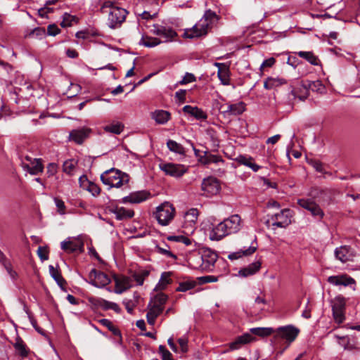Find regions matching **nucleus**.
Returning <instances> with one entry per match:
<instances>
[{"instance_id": "nucleus-1", "label": "nucleus", "mask_w": 360, "mask_h": 360, "mask_svg": "<svg viewBox=\"0 0 360 360\" xmlns=\"http://www.w3.org/2000/svg\"><path fill=\"white\" fill-rule=\"evenodd\" d=\"M106 8H109V14L108 17V25L112 28L115 29L120 27L125 20L126 16L128 13L127 10L115 6L114 3L111 1H105L101 7V11L103 13L107 12Z\"/></svg>"}, {"instance_id": "nucleus-2", "label": "nucleus", "mask_w": 360, "mask_h": 360, "mask_svg": "<svg viewBox=\"0 0 360 360\" xmlns=\"http://www.w3.org/2000/svg\"><path fill=\"white\" fill-rule=\"evenodd\" d=\"M101 180L103 184L108 186L109 188H118L128 184L129 176L127 174L112 168L104 172L101 175Z\"/></svg>"}, {"instance_id": "nucleus-3", "label": "nucleus", "mask_w": 360, "mask_h": 360, "mask_svg": "<svg viewBox=\"0 0 360 360\" xmlns=\"http://www.w3.org/2000/svg\"><path fill=\"white\" fill-rule=\"evenodd\" d=\"M175 214V208L168 202H165L156 207L154 216L162 226L168 225Z\"/></svg>"}, {"instance_id": "nucleus-4", "label": "nucleus", "mask_w": 360, "mask_h": 360, "mask_svg": "<svg viewBox=\"0 0 360 360\" xmlns=\"http://www.w3.org/2000/svg\"><path fill=\"white\" fill-rule=\"evenodd\" d=\"M330 304L335 321L338 324L343 323L345 319L346 300L345 297L338 295L330 301Z\"/></svg>"}, {"instance_id": "nucleus-5", "label": "nucleus", "mask_w": 360, "mask_h": 360, "mask_svg": "<svg viewBox=\"0 0 360 360\" xmlns=\"http://www.w3.org/2000/svg\"><path fill=\"white\" fill-rule=\"evenodd\" d=\"M292 217V211L290 209H283L278 213L271 214L268 222L271 221L274 226L285 228L291 224Z\"/></svg>"}, {"instance_id": "nucleus-6", "label": "nucleus", "mask_w": 360, "mask_h": 360, "mask_svg": "<svg viewBox=\"0 0 360 360\" xmlns=\"http://www.w3.org/2000/svg\"><path fill=\"white\" fill-rule=\"evenodd\" d=\"M299 333L300 330L292 325L279 327L274 330V333H275V338H280L289 342H293L297 337Z\"/></svg>"}, {"instance_id": "nucleus-7", "label": "nucleus", "mask_w": 360, "mask_h": 360, "mask_svg": "<svg viewBox=\"0 0 360 360\" xmlns=\"http://www.w3.org/2000/svg\"><path fill=\"white\" fill-rule=\"evenodd\" d=\"M92 133V129L87 127L72 129L70 131L68 139L78 145H82Z\"/></svg>"}, {"instance_id": "nucleus-8", "label": "nucleus", "mask_w": 360, "mask_h": 360, "mask_svg": "<svg viewBox=\"0 0 360 360\" xmlns=\"http://www.w3.org/2000/svg\"><path fill=\"white\" fill-rule=\"evenodd\" d=\"M210 23L202 18L192 28L186 30L185 35L188 38L200 37L207 34Z\"/></svg>"}, {"instance_id": "nucleus-9", "label": "nucleus", "mask_w": 360, "mask_h": 360, "mask_svg": "<svg viewBox=\"0 0 360 360\" xmlns=\"http://www.w3.org/2000/svg\"><path fill=\"white\" fill-rule=\"evenodd\" d=\"M297 204L302 208L309 211L311 215L318 219H321L324 216V212L319 205L311 199H298Z\"/></svg>"}, {"instance_id": "nucleus-10", "label": "nucleus", "mask_w": 360, "mask_h": 360, "mask_svg": "<svg viewBox=\"0 0 360 360\" xmlns=\"http://www.w3.org/2000/svg\"><path fill=\"white\" fill-rule=\"evenodd\" d=\"M202 257V271H212L217 259V255L210 249H203L200 252Z\"/></svg>"}, {"instance_id": "nucleus-11", "label": "nucleus", "mask_w": 360, "mask_h": 360, "mask_svg": "<svg viewBox=\"0 0 360 360\" xmlns=\"http://www.w3.org/2000/svg\"><path fill=\"white\" fill-rule=\"evenodd\" d=\"M203 195L210 196L216 195L220 190V185L217 179L213 177H208L204 179L201 184Z\"/></svg>"}, {"instance_id": "nucleus-12", "label": "nucleus", "mask_w": 360, "mask_h": 360, "mask_svg": "<svg viewBox=\"0 0 360 360\" xmlns=\"http://www.w3.org/2000/svg\"><path fill=\"white\" fill-rule=\"evenodd\" d=\"M290 94L294 98H299L300 101L307 99L309 94L308 86L306 81L298 82L296 85H291Z\"/></svg>"}, {"instance_id": "nucleus-13", "label": "nucleus", "mask_w": 360, "mask_h": 360, "mask_svg": "<svg viewBox=\"0 0 360 360\" xmlns=\"http://www.w3.org/2000/svg\"><path fill=\"white\" fill-rule=\"evenodd\" d=\"M160 168L166 174L174 177H180L186 172V169L184 165L173 163L161 164L160 165Z\"/></svg>"}, {"instance_id": "nucleus-14", "label": "nucleus", "mask_w": 360, "mask_h": 360, "mask_svg": "<svg viewBox=\"0 0 360 360\" xmlns=\"http://www.w3.org/2000/svg\"><path fill=\"white\" fill-rule=\"evenodd\" d=\"M335 256L342 263L353 261L354 253L352 248L347 245H342L335 250Z\"/></svg>"}, {"instance_id": "nucleus-15", "label": "nucleus", "mask_w": 360, "mask_h": 360, "mask_svg": "<svg viewBox=\"0 0 360 360\" xmlns=\"http://www.w3.org/2000/svg\"><path fill=\"white\" fill-rule=\"evenodd\" d=\"M90 276L94 277L91 283L96 288H103L110 283V278L105 273L93 269L90 272Z\"/></svg>"}, {"instance_id": "nucleus-16", "label": "nucleus", "mask_w": 360, "mask_h": 360, "mask_svg": "<svg viewBox=\"0 0 360 360\" xmlns=\"http://www.w3.org/2000/svg\"><path fill=\"white\" fill-rule=\"evenodd\" d=\"M60 247L63 250L68 253L82 252L84 250V243L79 240H70L61 242Z\"/></svg>"}, {"instance_id": "nucleus-17", "label": "nucleus", "mask_w": 360, "mask_h": 360, "mask_svg": "<svg viewBox=\"0 0 360 360\" xmlns=\"http://www.w3.org/2000/svg\"><path fill=\"white\" fill-rule=\"evenodd\" d=\"M150 196V193L146 191H139L131 193L129 195L125 196L122 199V202L124 203H141Z\"/></svg>"}, {"instance_id": "nucleus-18", "label": "nucleus", "mask_w": 360, "mask_h": 360, "mask_svg": "<svg viewBox=\"0 0 360 360\" xmlns=\"http://www.w3.org/2000/svg\"><path fill=\"white\" fill-rule=\"evenodd\" d=\"M229 227L226 226L224 221L219 223L210 233V238L212 240H220L226 236L231 234L229 233Z\"/></svg>"}, {"instance_id": "nucleus-19", "label": "nucleus", "mask_w": 360, "mask_h": 360, "mask_svg": "<svg viewBox=\"0 0 360 360\" xmlns=\"http://www.w3.org/2000/svg\"><path fill=\"white\" fill-rule=\"evenodd\" d=\"M147 308L148 309L146 314L147 321L150 325L153 326L157 317L162 312L164 308L153 304L152 301L149 302Z\"/></svg>"}, {"instance_id": "nucleus-20", "label": "nucleus", "mask_w": 360, "mask_h": 360, "mask_svg": "<svg viewBox=\"0 0 360 360\" xmlns=\"http://www.w3.org/2000/svg\"><path fill=\"white\" fill-rule=\"evenodd\" d=\"M224 221L231 234L237 233L240 229V217L238 214H233Z\"/></svg>"}, {"instance_id": "nucleus-21", "label": "nucleus", "mask_w": 360, "mask_h": 360, "mask_svg": "<svg viewBox=\"0 0 360 360\" xmlns=\"http://www.w3.org/2000/svg\"><path fill=\"white\" fill-rule=\"evenodd\" d=\"M22 167L24 170H26L32 175H37L39 173H41L44 169V167L39 159H33V162H32V165L22 162Z\"/></svg>"}, {"instance_id": "nucleus-22", "label": "nucleus", "mask_w": 360, "mask_h": 360, "mask_svg": "<svg viewBox=\"0 0 360 360\" xmlns=\"http://www.w3.org/2000/svg\"><path fill=\"white\" fill-rule=\"evenodd\" d=\"M328 282L334 285L347 286L354 283V280L346 275L331 276L328 278Z\"/></svg>"}, {"instance_id": "nucleus-23", "label": "nucleus", "mask_w": 360, "mask_h": 360, "mask_svg": "<svg viewBox=\"0 0 360 360\" xmlns=\"http://www.w3.org/2000/svg\"><path fill=\"white\" fill-rule=\"evenodd\" d=\"M245 110V105L243 102H238L234 104H228L226 110L223 112L228 115H239Z\"/></svg>"}, {"instance_id": "nucleus-24", "label": "nucleus", "mask_w": 360, "mask_h": 360, "mask_svg": "<svg viewBox=\"0 0 360 360\" xmlns=\"http://www.w3.org/2000/svg\"><path fill=\"white\" fill-rule=\"evenodd\" d=\"M183 111L185 113L189 114L194 117L197 120H205L207 118V114L200 108L196 106L185 105L183 108Z\"/></svg>"}, {"instance_id": "nucleus-25", "label": "nucleus", "mask_w": 360, "mask_h": 360, "mask_svg": "<svg viewBox=\"0 0 360 360\" xmlns=\"http://www.w3.org/2000/svg\"><path fill=\"white\" fill-rule=\"evenodd\" d=\"M151 117L159 124H166L171 118V114L164 110H156L152 112Z\"/></svg>"}, {"instance_id": "nucleus-26", "label": "nucleus", "mask_w": 360, "mask_h": 360, "mask_svg": "<svg viewBox=\"0 0 360 360\" xmlns=\"http://www.w3.org/2000/svg\"><path fill=\"white\" fill-rule=\"evenodd\" d=\"M261 268V262L260 261H256L255 262H252L248 266L241 269L238 274L240 276L243 277H248L252 275H254L255 273H257Z\"/></svg>"}, {"instance_id": "nucleus-27", "label": "nucleus", "mask_w": 360, "mask_h": 360, "mask_svg": "<svg viewBox=\"0 0 360 360\" xmlns=\"http://www.w3.org/2000/svg\"><path fill=\"white\" fill-rule=\"evenodd\" d=\"M112 212L115 215L117 220H125L131 219L134 215V212L132 210L126 209L124 207H116Z\"/></svg>"}, {"instance_id": "nucleus-28", "label": "nucleus", "mask_w": 360, "mask_h": 360, "mask_svg": "<svg viewBox=\"0 0 360 360\" xmlns=\"http://www.w3.org/2000/svg\"><path fill=\"white\" fill-rule=\"evenodd\" d=\"M252 339L253 338L251 335L248 333L243 334V335L238 337L235 341L231 342L229 347L232 350L238 349L242 345L251 342Z\"/></svg>"}, {"instance_id": "nucleus-29", "label": "nucleus", "mask_w": 360, "mask_h": 360, "mask_svg": "<svg viewBox=\"0 0 360 360\" xmlns=\"http://www.w3.org/2000/svg\"><path fill=\"white\" fill-rule=\"evenodd\" d=\"M237 161L240 165H245L246 167H248L250 168L253 172H257L261 167L258 165H257L255 162L252 158L251 157H246L245 155H240L237 158Z\"/></svg>"}, {"instance_id": "nucleus-30", "label": "nucleus", "mask_w": 360, "mask_h": 360, "mask_svg": "<svg viewBox=\"0 0 360 360\" xmlns=\"http://www.w3.org/2000/svg\"><path fill=\"white\" fill-rule=\"evenodd\" d=\"M287 83V81L284 78L281 77H268L264 84V87L266 89H271L275 87L281 86Z\"/></svg>"}, {"instance_id": "nucleus-31", "label": "nucleus", "mask_w": 360, "mask_h": 360, "mask_svg": "<svg viewBox=\"0 0 360 360\" xmlns=\"http://www.w3.org/2000/svg\"><path fill=\"white\" fill-rule=\"evenodd\" d=\"M124 124L119 121H113L110 124L103 127V129L105 132L114 134H120L124 130Z\"/></svg>"}, {"instance_id": "nucleus-32", "label": "nucleus", "mask_w": 360, "mask_h": 360, "mask_svg": "<svg viewBox=\"0 0 360 360\" xmlns=\"http://www.w3.org/2000/svg\"><path fill=\"white\" fill-rule=\"evenodd\" d=\"M162 43V41L156 37H150L148 35H143L139 44L146 47L152 48L155 47Z\"/></svg>"}, {"instance_id": "nucleus-33", "label": "nucleus", "mask_w": 360, "mask_h": 360, "mask_svg": "<svg viewBox=\"0 0 360 360\" xmlns=\"http://www.w3.org/2000/svg\"><path fill=\"white\" fill-rule=\"evenodd\" d=\"M13 347L20 356L26 357L28 355L29 350L23 340L20 337L16 338Z\"/></svg>"}, {"instance_id": "nucleus-34", "label": "nucleus", "mask_w": 360, "mask_h": 360, "mask_svg": "<svg viewBox=\"0 0 360 360\" xmlns=\"http://www.w3.org/2000/svg\"><path fill=\"white\" fill-rule=\"evenodd\" d=\"M300 58L305 59L313 65H318L320 63L319 58L311 51H298L296 53Z\"/></svg>"}, {"instance_id": "nucleus-35", "label": "nucleus", "mask_w": 360, "mask_h": 360, "mask_svg": "<svg viewBox=\"0 0 360 360\" xmlns=\"http://www.w3.org/2000/svg\"><path fill=\"white\" fill-rule=\"evenodd\" d=\"M115 284L117 287L121 288V290L116 292L120 293L131 286V279L129 277L122 276L115 278Z\"/></svg>"}, {"instance_id": "nucleus-36", "label": "nucleus", "mask_w": 360, "mask_h": 360, "mask_svg": "<svg viewBox=\"0 0 360 360\" xmlns=\"http://www.w3.org/2000/svg\"><path fill=\"white\" fill-rule=\"evenodd\" d=\"M255 247L250 246L244 250H239L237 252H231L228 255V258L231 260L238 259L243 256H248L253 254L256 250Z\"/></svg>"}, {"instance_id": "nucleus-37", "label": "nucleus", "mask_w": 360, "mask_h": 360, "mask_svg": "<svg viewBox=\"0 0 360 360\" xmlns=\"http://www.w3.org/2000/svg\"><path fill=\"white\" fill-rule=\"evenodd\" d=\"M230 76L231 72L229 65L217 71V77L223 85L227 86L230 84Z\"/></svg>"}, {"instance_id": "nucleus-38", "label": "nucleus", "mask_w": 360, "mask_h": 360, "mask_svg": "<svg viewBox=\"0 0 360 360\" xmlns=\"http://www.w3.org/2000/svg\"><path fill=\"white\" fill-rule=\"evenodd\" d=\"M167 146L170 151L176 153L180 155H185L186 150L182 145L173 140H168L167 142Z\"/></svg>"}, {"instance_id": "nucleus-39", "label": "nucleus", "mask_w": 360, "mask_h": 360, "mask_svg": "<svg viewBox=\"0 0 360 360\" xmlns=\"http://www.w3.org/2000/svg\"><path fill=\"white\" fill-rule=\"evenodd\" d=\"M97 304L104 310L112 309L116 312H119L120 309L117 304L112 302L107 301L103 299H99L97 300Z\"/></svg>"}, {"instance_id": "nucleus-40", "label": "nucleus", "mask_w": 360, "mask_h": 360, "mask_svg": "<svg viewBox=\"0 0 360 360\" xmlns=\"http://www.w3.org/2000/svg\"><path fill=\"white\" fill-rule=\"evenodd\" d=\"M49 269L51 277L56 281L60 287L63 288V285L66 283V282L61 276L59 271L55 269L52 265H50Z\"/></svg>"}, {"instance_id": "nucleus-41", "label": "nucleus", "mask_w": 360, "mask_h": 360, "mask_svg": "<svg viewBox=\"0 0 360 360\" xmlns=\"http://www.w3.org/2000/svg\"><path fill=\"white\" fill-rule=\"evenodd\" d=\"M162 30H164V32H162V33L160 34V37H162L164 40L162 41V42L172 41L174 38L177 36L176 32L169 27L164 26Z\"/></svg>"}, {"instance_id": "nucleus-42", "label": "nucleus", "mask_w": 360, "mask_h": 360, "mask_svg": "<svg viewBox=\"0 0 360 360\" xmlns=\"http://www.w3.org/2000/svg\"><path fill=\"white\" fill-rule=\"evenodd\" d=\"M198 217V210L195 208L190 209L184 216L185 221L189 223L190 226L195 224Z\"/></svg>"}, {"instance_id": "nucleus-43", "label": "nucleus", "mask_w": 360, "mask_h": 360, "mask_svg": "<svg viewBox=\"0 0 360 360\" xmlns=\"http://www.w3.org/2000/svg\"><path fill=\"white\" fill-rule=\"evenodd\" d=\"M250 331L254 335L265 337L274 333V330L272 328H252Z\"/></svg>"}, {"instance_id": "nucleus-44", "label": "nucleus", "mask_w": 360, "mask_h": 360, "mask_svg": "<svg viewBox=\"0 0 360 360\" xmlns=\"http://www.w3.org/2000/svg\"><path fill=\"white\" fill-rule=\"evenodd\" d=\"M99 323L102 324L103 326L108 328V329L110 330L115 335L121 338L120 330L117 327H115L110 320L103 319L99 320Z\"/></svg>"}, {"instance_id": "nucleus-45", "label": "nucleus", "mask_w": 360, "mask_h": 360, "mask_svg": "<svg viewBox=\"0 0 360 360\" xmlns=\"http://www.w3.org/2000/svg\"><path fill=\"white\" fill-rule=\"evenodd\" d=\"M201 262H202V261L201 254L200 252L193 255L189 258V264L194 269L202 270V266L201 265Z\"/></svg>"}, {"instance_id": "nucleus-46", "label": "nucleus", "mask_w": 360, "mask_h": 360, "mask_svg": "<svg viewBox=\"0 0 360 360\" xmlns=\"http://www.w3.org/2000/svg\"><path fill=\"white\" fill-rule=\"evenodd\" d=\"M306 85L308 86L309 90L311 89L313 91L322 92L325 89L322 82L319 80L313 82L306 80Z\"/></svg>"}, {"instance_id": "nucleus-47", "label": "nucleus", "mask_w": 360, "mask_h": 360, "mask_svg": "<svg viewBox=\"0 0 360 360\" xmlns=\"http://www.w3.org/2000/svg\"><path fill=\"white\" fill-rule=\"evenodd\" d=\"M77 165V162L73 159L67 160L64 162L63 165V170L65 173L71 175L75 167Z\"/></svg>"}, {"instance_id": "nucleus-48", "label": "nucleus", "mask_w": 360, "mask_h": 360, "mask_svg": "<svg viewBox=\"0 0 360 360\" xmlns=\"http://www.w3.org/2000/svg\"><path fill=\"white\" fill-rule=\"evenodd\" d=\"M77 20L76 16L65 13L63 15V20L60 25L63 27H70L72 26V22L77 21Z\"/></svg>"}, {"instance_id": "nucleus-49", "label": "nucleus", "mask_w": 360, "mask_h": 360, "mask_svg": "<svg viewBox=\"0 0 360 360\" xmlns=\"http://www.w3.org/2000/svg\"><path fill=\"white\" fill-rule=\"evenodd\" d=\"M149 275V271L148 270H141L137 273H134L133 274L134 279L136 281L137 284L139 285H143L144 280Z\"/></svg>"}, {"instance_id": "nucleus-50", "label": "nucleus", "mask_w": 360, "mask_h": 360, "mask_svg": "<svg viewBox=\"0 0 360 360\" xmlns=\"http://www.w3.org/2000/svg\"><path fill=\"white\" fill-rule=\"evenodd\" d=\"M167 299L168 297L165 294L159 293L155 295L153 302H152V304L154 305H158L160 307L164 308L163 306L166 303Z\"/></svg>"}, {"instance_id": "nucleus-51", "label": "nucleus", "mask_w": 360, "mask_h": 360, "mask_svg": "<svg viewBox=\"0 0 360 360\" xmlns=\"http://www.w3.org/2000/svg\"><path fill=\"white\" fill-rule=\"evenodd\" d=\"M165 248H162L157 245L155 246V249L157 250V252L161 255H165L167 257L176 259V256L167 249L169 248L168 245L165 243Z\"/></svg>"}, {"instance_id": "nucleus-52", "label": "nucleus", "mask_w": 360, "mask_h": 360, "mask_svg": "<svg viewBox=\"0 0 360 360\" xmlns=\"http://www.w3.org/2000/svg\"><path fill=\"white\" fill-rule=\"evenodd\" d=\"M170 273L163 272L159 281L158 285L161 289H164L170 283Z\"/></svg>"}, {"instance_id": "nucleus-53", "label": "nucleus", "mask_w": 360, "mask_h": 360, "mask_svg": "<svg viewBox=\"0 0 360 360\" xmlns=\"http://www.w3.org/2000/svg\"><path fill=\"white\" fill-rule=\"evenodd\" d=\"M195 286V283L193 281H186L180 283L178 288H176L177 291L179 292H186L188 290L193 288Z\"/></svg>"}, {"instance_id": "nucleus-54", "label": "nucleus", "mask_w": 360, "mask_h": 360, "mask_svg": "<svg viewBox=\"0 0 360 360\" xmlns=\"http://www.w3.org/2000/svg\"><path fill=\"white\" fill-rule=\"evenodd\" d=\"M202 18L204 20H206V21L209 22L210 24H212L214 21H217L218 20V16L217 15L215 12L212 11L211 10H207L205 13Z\"/></svg>"}, {"instance_id": "nucleus-55", "label": "nucleus", "mask_w": 360, "mask_h": 360, "mask_svg": "<svg viewBox=\"0 0 360 360\" xmlns=\"http://www.w3.org/2000/svg\"><path fill=\"white\" fill-rule=\"evenodd\" d=\"M179 346H180V349H181V352L182 353H186L188 351V338L186 337H181L180 338L178 339L177 340Z\"/></svg>"}, {"instance_id": "nucleus-56", "label": "nucleus", "mask_w": 360, "mask_h": 360, "mask_svg": "<svg viewBox=\"0 0 360 360\" xmlns=\"http://www.w3.org/2000/svg\"><path fill=\"white\" fill-rule=\"evenodd\" d=\"M49 252L46 247L39 246L37 250V255L41 260L44 261L49 259Z\"/></svg>"}, {"instance_id": "nucleus-57", "label": "nucleus", "mask_w": 360, "mask_h": 360, "mask_svg": "<svg viewBox=\"0 0 360 360\" xmlns=\"http://www.w3.org/2000/svg\"><path fill=\"white\" fill-rule=\"evenodd\" d=\"M88 191L94 195H98L101 192V188L98 185L94 183L89 182L88 186Z\"/></svg>"}, {"instance_id": "nucleus-58", "label": "nucleus", "mask_w": 360, "mask_h": 360, "mask_svg": "<svg viewBox=\"0 0 360 360\" xmlns=\"http://www.w3.org/2000/svg\"><path fill=\"white\" fill-rule=\"evenodd\" d=\"M54 202L56 204V206L57 207L58 210V212L60 214H65V205L64 202L58 198H54Z\"/></svg>"}, {"instance_id": "nucleus-59", "label": "nucleus", "mask_w": 360, "mask_h": 360, "mask_svg": "<svg viewBox=\"0 0 360 360\" xmlns=\"http://www.w3.org/2000/svg\"><path fill=\"white\" fill-rule=\"evenodd\" d=\"M60 32V30L55 24L49 25L47 27V33L50 36H56Z\"/></svg>"}, {"instance_id": "nucleus-60", "label": "nucleus", "mask_w": 360, "mask_h": 360, "mask_svg": "<svg viewBox=\"0 0 360 360\" xmlns=\"http://www.w3.org/2000/svg\"><path fill=\"white\" fill-rule=\"evenodd\" d=\"M58 169V165L56 163H49L46 167V174L48 176H53L56 174Z\"/></svg>"}, {"instance_id": "nucleus-61", "label": "nucleus", "mask_w": 360, "mask_h": 360, "mask_svg": "<svg viewBox=\"0 0 360 360\" xmlns=\"http://www.w3.org/2000/svg\"><path fill=\"white\" fill-rule=\"evenodd\" d=\"M195 80V76L191 73H186L182 80L179 82L181 84H186Z\"/></svg>"}, {"instance_id": "nucleus-62", "label": "nucleus", "mask_w": 360, "mask_h": 360, "mask_svg": "<svg viewBox=\"0 0 360 360\" xmlns=\"http://www.w3.org/2000/svg\"><path fill=\"white\" fill-rule=\"evenodd\" d=\"M200 281L202 283H213L218 281V278L214 276H205L200 278Z\"/></svg>"}, {"instance_id": "nucleus-63", "label": "nucleus", "mask_w": 360, "mask_h": 360, "mask_svg": "<svg viewBox=\"0 0 360 360\" xmlns=\"http://www.w3.org/2000/svg\"><path fill=\"white\" fill-rule=\"evenodd\" d=\"M53 11V9L51 8L47 7V6H45V7L41 8L39 9L38 13L40 16L42 18L46 17L47 14L49 13H52Z\"/></svg>"}, {"instance_id": "nucleus-64", "label": "nucleus", "mask_w": 360, "mask_h": 360, "mask_svg": "<svg viewBox=\"0 0 360 360\" xmlns=\"http://www.w3.org/2000/svg\"><path fill=\"white\" fill-rule=\"evenodd\" d=\"M275 63H276V60L274 58H273V57L269 58L263 61V63L261 65V68H264L266 67H269V68L272 67Z\"/></svg>"}]
</instances>
